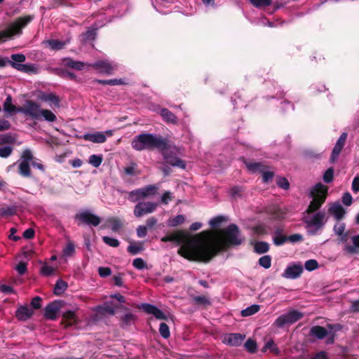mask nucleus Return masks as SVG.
I'll use <instances>...</instances> for the list:
<instances>
[{"label":"nucleus","instance_id":"obj_62","mask_svg":"<svg viewBox=\"0 0 359 359\" xmlns=\"http://www.w3.org/2000/svg\"><path fill=\"white\" fill-rule=\"evenodd\" d=\"M262 173V180L264 183H268L271 181H272L273 177H274V172L271 171H266L264 170L263 172H261Z\"/></svg>","mask_w":359,"mask_h":359},{"label":"nucleus","instance_id":"obj_41","mask_svg":"<svg viewBox=\"0 0 359 359\" xmlns=\"http://www.w3.org/2000/svg\"><path fill=\"white\" fill-rule=\"evenodd\" d=\"M259 309L260 307L257 304L251 305L247 307L246 309L242 310L241 316L243 317H247L254 315L259 311Z\"/></svg>","mask_w":359,"mask_h":359},{"label":"nucleus","instance_id":"obj_57","mask_svg":"<svg viewBox=\"0 0 359 359\" xmlns=\"http://www.w3.org/2000/svg\"><path fill=\"white\" fill-rule=\"evenodd\" d=\"M57 74L62 78H69L71 80H75L76 78L75 74L62 69H58Z\"/></svg>","mask_w":359,"mask_h":359},{"label":"nucleus","instance_id":"obj_50","mask_svg":"<svg viewBox=\"0 0 359 359\" xmlns=\"http://www.w3.org/2000/svg\"><path fill=\"white\" fill-rule=\"evenodd\" d=\"M226 219L225 217L224 216H222V215H219V216H217L215 217H213L212 218L210 222H209V224L212 227V228H217L218 226H220V224L226 221Z\"/></svg>","mask_w":359,"mask_h":359},{"label":"nucleus","instance_id":"obj_16","mask_svg":"<svg viewBox=\"0 0 359 359\" xmlns=\"http://www.w3.org/2000/svg\"><path fill=\"white\" fill-rule=\"evenodd\" d=\"M347 136L348 135L346 133H343L337 140L331 153L330 161L332 163H334L337 160L339 154L343 149L347 139Z\"/></svg>","mask_w":359,"mask_h":359},{"label":"nucleus","instance_id":"obj_9","mask_svg":"<svg viewBox=\"0 0 359 359\" xmlns=\"http://www.w3.org/2000/svg\"><path fill=\"white\" fill-rule=\"evenodd\" d=\"M158 204L151 201L138 202L134 207L133 214L135 217L140 218L156 211Z\"/></svg>","mask_w":359,"mask_h":359},{"label":"nucleus","instance_id":"obj_63","mask_svg":"<svg viewBox=\"0 0 359 359\" xmlns=\"http://www.w3.org/2000/svg\"><path fill=\"white\" fill-rule=\"evenodd\" d=\"M34 158V156L29 149H25L22 155V161H26L27 163H32V160Z\"/></svg>","mask_w":359,"mask_h":359},{"label":"nucleus","instance_id":"obj_47","mask_svg":"<svg viewBox=\"0 0 359 359\" xmlns=\"http://www.w3.org/2000/svg\"><path fill=\"white\" fill-rule=\"evenodd\" d=\"M255 8H265L272 4L271 0H249Z\"/></svg>","mask_w":359,"mask_h":359},{"label":"nucleus","instance_id":"obj_32","mask_svg":"<svg viewBox=\"0 0 359 359\" xmlns=\"http://www.w3.org/2000/svg\"><path fill=\"white\" fill-rule=\"evenodd\" d=\"M95 83L102 84V85H109V86H116V85H125L126 83L122 79H95L93 81Z\"/></svg>","mask_w":359,"mask_h":359},{"label":"nucleus","instance_id":"obj_29","mask_svg":"<svg viewBox=\"0 0 359 359\" xmlns=\"http://www.w3.org/2000/svg\"><path fill=\"white\" fill-rule=\"evenodd\" d=\"M62 318L66 326H72L76 323V314L73 311L69 310L64 312Z\"/></svg>","mask_w":359,"mask_h":359},{"label":"nucleus","instance_id":"obj_40","mask_svg":"<svg viewBox=\"0 0 359 359\" xmlns=\"http://www.w3.org/2000/svg\"><path fill=\"white\" fill-rule=\"evenodd\" d=\"M107 222L111 225L113 231H118L123 226V222L118 217H110L107 219Z\"/></svg>","mask_w":359,"mask_h":359},{"label":"nucleus","instance_id":"obj_17","mask_svg":"<svg viewBox=\"0 0 359 359\" xmlns=\"http://www.w3.org/2000/svg\"><path fill=\"white\" fill-rule=\"evenodd\" d=\"M142 311L149 314H152L158 320H167L166 315L156 306L150 304H142L140 307Z\"/></svg>","mask_w":359,"mask_h":359},{"label":"nucleus","instance_id":"obj_37","mask_svg":"<svg viewBox=\"0 0 359 359\" xmlns=\"http://www.w3.org/2000/svg\"><path fill=\"white\" fill-rule=\"evenodd\" d=\"M17 212V208L15 205L12 206H1L0 207V216L6 217L15 215Z\"/></svg>","mask_w":359,"mask_h":359},{"label":"nucleus","instance_id":"obj_60","mask_svg":"<svg viewBox=\"0 0 359 359\" xmlns=\"http://www.w3.org/2000/svg\"><path fill=\"white\" fill-rule=\"evenodd\" d=\"M133 266L137 269H143L147 267V264L143 259L136 258L133 261Z\"/></svg>","mask_w":359,"mask_h":359},{"label":"nucleus","instance_id":"obj_31","mask_svg":"<svg viewBox=\"0 0 359 359\" xmlns=\"http://www.w3.org/2000/svg\"><path fill=\"white\" fill-rule=\"evenodd\" d=\"M19 174L24 177H31V169L29 163L26 161H20L18 166Z\"/></svg>","mask_w":359,"mask_h":359},{"label":"nucleus","instance_id":"obj_24","mask_svg":"<svg viewBox=\"0 0 359 359\" xmlns=\"http://www.w3.org/2000/svg\"><path fill=\"white\" fill-rule=\"evenodd\" d=\"M160 115L162 116L163 121L168 123H177V116L171 111L166 108H162L161 109Z\"/></svg>","mask_w":359,"mask_h":359},{"label":"nucleus","instance_id":"obj_43","mask_svg":"<svg viewBox=\"0 0 359 359\" xmlns=\"http://www.w3.org/2000/svg\"><path fill=\"white\" fill-rule=\"evenodd\" d=\"M46 43L51 49L57 50L62 49L65 46V43L64 41L57 39H49Z\"/></svg>","mask_w":359,"mask_h":359},{"label":"nucleus","instance_id":"obj_42","mask_svg":"<svg viewBox=\"0 0 359 359\" xmlns=\"http://www.w3.org/2000/svg\"><path fill=\"white\" fill-rule=\"evenodd\" d=\"M185 221V217L182 215H178L172 218H170L168 224L169 226L175 227L183 224Z\"/></svg>","mask_w":359,"mask_h":359},{"label":"nucleus","instance_id":"obj_46","mask_svg":"<svg viewBox=\"0 0 359 359\" xmlns=\"http://www.w3.org/2000/svg\"><path fill=\"white\" fill-rule=\"evenodd\" d=\"M15 141V137L10 133L0 135V146L4 144H13Z\"/></svg>","mask_w":359,"mask_h":359},{"label":"nucleus","instance_id":"obj_6","mask_svg":"<svg viewBox=\"0 0 359 359\" xmlns=\"http://www.w3.org/2000/svg\"><path fill=\"white\" fill-rule=\"evenodd\" d=\"M12 61H8L13 68L24 73H37V68L35 65L33 64H20L24 62L26 60V57L22 53L12 54L11 55Z\"/></svg>","mask_w":359,"mask_h":359},{"label":"nucleus","instance_id":"obj_58","mask_svg":"<svg viewBox=\"0 0 359 359\" xmlns=\"http://www.w3.org/2000/svg\"><path fill=\"white\" fill-rule=\"evenodd\" d=\"M100 312L102 314H109L114 316L115 314V308L110 305H104L100 307Z\"/></svg>","mask_w":359,"mask_h":359},{"label":"nucleus","instance_id":"obj_59","mask_svg":"<svg viewBox=\"0 0 359 359\" xmlns=\"http://www.w3.org/2000/svg\"><path fill=\"white\" fill-rule=\"evenodd\" d=\"M13 148L10 146L1 147H0V157L7 158L11 154Z\"/></svg>","mask_w":359,"mask_h":359},{"label":"nucleus","instance_id":"obj_2","mask_svg":"<svg viewBox=\"0 0 359 359\" xmlns=\"http://www.w3.org/2000/svg\"><path fill=\"white\" fill-rule=\"evenodd\" d=\"M165 137L160 135L143 133L135 136L131 142L133 149L141 151L144 150L153 151L165 145Z\"/></svg>","mask_w":359,"mask_h":359},{"label":"nucleus","instance_id":"obj_55","mask_svg":"<svg viewBox=\"0 0 359 359\" xmlns=\"http://www.w3.org/2000/svg\"><path fill=\"white\" fill-rule=\"evenodd\" d=\"M334 177V169L333 168H329L324 173L323 179L326 183H330L333 181Z\"/></svg>","mask_w":359,"mask_h":359},{"label":"nucleus","instance_id":"obj_48","mask_svg":"<svg viewBox=\"0 0 359 359\" xmlns=\"http://www.w3.org/2000/svg\"><path fill=\"white\" fill-rule=\"evenodd\" d=\"M43 116V118L49 122H54L56 121V116L48 109H41V117Z\"/></svg>","mask_w":359,"mask_h":359},{"label":"nucleus","instance_id":"obj_5","mask_svg":"<svg viewBox=\"0 0 359 359\" xmlns=\"http://www.w3.org/2000/svg\"><path fill=\"white\" fill-rule=\"evenodd\" d=\"M169 141L166 138L165 139V145L164 147H161L159 149V152L163 157L165 163L170 165L173 167H177L182 169H185L186 163L184 161L180 159L177 156L176 152L174 151L175 148H172L169 144Z\"/></svg>","mask_w":359,"mask_h":359},{"label":"nucleus","instance_id":"obj_10","mask_svg":"<svg viewBox=\"0 0 359 359\" xmlns=\"http://www.w3.org/2000/svg\"><path fill=\"white\" fill-rule=\"evenodd\" d=\"M75 219H78L81 224L93 226H97L101 222V218L90 212L85 210L75 215Z\"/></svg>","mask_w":359,"mask_h":359},{"label":"nucleus","instance_id":"obj_53","mask_svg":"<svg viewBox=\"0 0 359 359\" xmlns=\"http://www.w3.org/2000/svg\"><path fill=\"white\" fill-rule=\"evenodd\" d=\"M75 252L74 244L69 241L66 247L63 249V255L66 257H71Z\"/></svg>","mask_w":359,"mask_h":359},{"label":"nucleus","instance_id":"obj_23","mask_svg":"<svg viewBox=\"0 0 359 359\" xmlns=\"http://www.w3.org/2000/svg\"><path fill=\"white\" fill-rule=\"evenodd\" d=\"M310 335L314 336L318 339H323L328 335V331L324 327L316 325L311 328Z\"/></svg>","mask_w":359,"mask_h":359},{"label":"nucleus","instance_id":"obj_1","mask_svg":"<svg viewBox=\"0 0 359 359\" xmlns=\"http://www.w3.org/2000/svg\"><path fill=\"white\" fill-rule=\"evenodd\" d=\"M161 241L180 245L177 254L190 262L208 263L219 253L241 245L244 238L239 227L231 224L215 236L206 230L192 237L187 231L176 230L162 237Z\"/></svg>","mask_w":359,"mask_h":359},{"label":"nucleus","instance_id":"obj_14","mask_svg":"<svg viewBox=\"0 0 359 359\" xmlns=\"http://www.w3.org/2000/svg\"><path fill=\"white\" fill-rule=\"evenodd\" d=\"M62 301H54L48 304L44 309V317L48 320H55L57 312L62 305Z\"/></svg>","mask_w":359,"mask_h":359},{"label":"nucleus","instance_id":"obj_27","mask_svg":"<svg viewBox=\"0 0 359 359\" xmlns=\"http://www.w3.org/2000/svg\"><path fill=\"white\" fill-rule=\"evenodd\" d=\"M123 172L126 175L137 176L140 175L141 171L138 169L136 163L130 162L128 166L123 168Z\"/></svg>","mask_w":359,"mask_h":359},{"label":"nucleus","instance_id":"obj_13","mask_svg":"<svg viewBox=\"0 0 359 359\" xmlns=\"http://www.w3.org/2000/svg\"><path fill=\"white\" fill-rule=\"evenodd\" d=\"M89 66L98 71L100 74L106 75H111L116 69V67L108 60H98L89 65Z\"/></svg>","mask_w":359,"mask_h":359},{"label":"nucleus","instance_id":"obj_33","mask_svg":"<svg viewBox=\"0 0 359 359\" xmlns=\"http://www.w3.org/2000/svg\"><path fill=\"white\" fill-rule=\"evenodd\" d=\"M41 99L53 104L55 107H59L60 105V98L54 93H43L41 96Z\"/></svg>","mask_w":359,"mask_h":359},{"label":"nucleus","instance_id":"obj_64","mask_svg":"<svg viewBox=\"0 0 359 359\" xmlns=\"http://www.w3.org/2000/svg\"><path fill=\"white\" fill-rule=\"evenodd\" d=\"M55 269L52 266H48L47 264H44L41 269V274L46 276H49L52 275Z\"/></svg>","mask_w":359,"mask_h":359},{"label":"nucleus","instance_id":"obj_35","mask_svg":"<svg viewBox=\"0 0 359 359\" xmlns=\"http://www.w3.org/2000/svg\"><path fill=\"white\" fill-rule=\"evenodd\" d=\"M97 28H89L81 34L82 40L84 42L94 41L97 36Z\"/></svg>","mask_w":359,"mask_h":359},{"label":"nucleus","instance_id":"obj_21","mask_svg":"<svg viewBox=\"0 0 359 359\" xmlns=\"http://www.w3.org/2000/svg\"><path fill=\"white\" fill-rule=\"evenodd\" d=\"M33 315V311L27 306H20L15 311L16 318L21 321H26Z\"/></svg>","mask_w":359,"mask_h":359},{"label":"nucleus","instance_id":"obj_54","mask_svg":"<svg viewBox=\"0 0 359 359\" xmlns=\"http://www.w3.org/2000/svg\"><path fill=\"white\" fill-rule=\"evenodd\" d=\"M273 242L276 246L283 245L285 243L287 242V236L274 235L273 237Z\"/></svg>","mask_w":359,"mask_h":359},{"label":"nucleus","instance_id":"obj_22","mask_svg":"<svg viewBox=\"0 0 359 359\" xmlns=\"http://www.w3.org/2000/svg\"><path fill=\"white\" fill-rule=\"evenodd\" d=\"M337 220L341 219L346 213L344 208L339 203H333L328 210Z\"/></svg>","mask_w":359,"mask_h":359},{"label":"nucleus","instance_id":"obj_52","mask_svg":"<svg viewBox=\"0 0 359 359\" xmlns=\"http://www.w3.org/2000/svg\"><path fill=\"white\" fill-rule=\"evenodd\" d=\"M102 241L105 244L114 248H117L120 245V242L118 239L109 236H103Z\"/></svg>","mask_w":359,"mask_h":359},{"label":"nucleus","instance_id":"obj_56","mask_svg":"<svg viewBox=\"0 0 359 359\" xmlns=\"http://www.w3.org/2000/svg\"><path fill=\"white\" fill-rule=\"evenodd\" d=\"M304 267L307 271H311L318 269V263L316 259H309L305 262Z\"/></svg>","mask_w":359,"mask_h":359},{"label":"nucleus","instance_id":"obj_45","mask_svg":"<svg viewBox=\"0 0 359 359\" xmlns=\"http://www.w3.org/2000/svg\"><path fill=\"white\" fill-rule=\"evenodd\" d=\"M103 157L102 155L93 154L90 156L88 163L95 168H98L102 163Z\"/></svg>","mask_w":359,"mask_h":359},{"label":"nucleus","instance_id":"obj_25","mask_svg":"<svg viewBox=\"0 0 359 359\" xmlns=\"http://www.w3.org/2000/svg\"><path fill=\"white\" fill-rule=\"evenodd\" d=\"M63 65L69 68L81 70L85 66V63L80 61H75L70 57H66L62 60Z\"/></svg>","mask_w":359,"mask_h":359},{"label":"nucleus","instance_id":"obj_39","mask_svg":"<svg viewBox=\"0 0 359 359\" xmlns=\"http://www.w3.org/2000/svg\"><path fill=\"white\" fill-rule=\"evenodd\" d=\"M192 299L193 302L198 306H207L211 304L210 299L204 295L193 296Z\"/></svg>","mask_w":359,"mask_h":359},{"label":"nucleus","instance_id":"obj_30","mask_svg":"<svg viewBox=\"0 0 359 359\" xmlns=\"http://www.w3.org/2000/svg\"><path fill=\"white\" fill-rule=\"evenodd\" d=\"M353 245H346L344 250L350 254H356L359 252V234L352 237Z\"/></svg>","mask_w":359,"mask_h":359},{"label":"nucleus","instance_id":"obj_12","mask_svg":"<svg viewBox=\"0 0 359 359\" xmlns=\"http://www.w3.org/2000/svg\"><path fill=\"white\" fill-rule=\"evenodd\" d=\"M325 218V214L321 212H317L311 219H304V223L306 224V227L314 226L315 230L308 231L311 235H315L316 231L323 228L324 226L323 219Z\"/></svg>","mask_w":359,"mask_h":359},{"label":"nucleus","instance_id":"obj_11","mask_svg":"<svg viewBox=\"0 0 359 359\" xmlns=\"http://www.w3.org/2000/svg\"><path fill=\"white\" fill-rule=\"evenodd\" d=\"M41 111L40 106L32 100L27 101L25 107L18 108L19 112H22L36 120L41 118Z\"/></svg>","mask_w":359,"mask_h":359},{"label":"nucleus","instance_id":"obj_61","mask_svg":"<svg viewBox=\"0 0 359 359\" xmlns=\"http://www.w3.org/2000/svg\"><path fill=\"white\" fill-rule=\"evenodd\" d=\"M287 242L292 243L303 241V236L300 233H294L290 236H287Z\"/></svg>","mask_w":359,"mask_h":359},{"label":"nucleus","instance_id":"obj_49","mask_svg":"<svg viewBox=\"0 0 359 359\" xmlns=\"http://www.w3.org/2000/svg\"><path fill=\"white\" fill-rule=\"evenodd\" d=\"M258 262L264 269H269L271 266V257L270 255L262 256L259 259Z\"/></svg>","mask_w":359,"mask_h":359},{"label":"nucleus","instance_id":"obj_4","mask_svg":"<svg viewBox=\"0 0 359 359\" xmlns=\"http://www.w3.org/2000/svg\"><path fill=\"white\" fill-rule=\"evenodd\" d=\"M328 188L323 185L322 183H317L311 191V196L313 200L310 202V204L306 210L308 214L313 213L318 210L322 205L325 203Z\"/></svg>","mask_w":359,"mask_h":359},{"label":"nucleus","instance_id":"obj_26","mask_svg":"<svg viewBox=\"0 0 359 359\" xmlns=\"http://www.w3.org/2000/svg\"><path fill=\"white\" fill-rule=\"evenodd\" d=\"M3 108L6 112H8L10 114H13L15 112H19L18 111L19 107H17L16 106H15L14 104H12V97L11 95H8L7 96V97L4 103Z\"/></svg>","mask_w":359,"mask_h":359},{"label":"nucleus","instance_id":"obj_7","mask_svg":"<svg viewBox=\"0 0 359 359\" xmlns=\"http://www.w3.org/2000/svg\"><path fill=\"white\" fill-rule=\"evenodd\" d=\"M157 187L149 184L142 188L136 189L128 192V200L132 203L140 202L149 196H154L157 191Z\"/></svg>","mask_w":359,"mask_h":359},{"label":"nucleus","instance_id":"obj_8","mask_svg":"<svg viewBox=\"0 0 359 359\" xmlns=\"http://www.w3.org/2000/svg\"><path fill=\"white\" fill-rule=\"evenodd\" d=\"M304 316V313L297 310H290L286 313L278 316L275 320L274 325L277 327H283L285 325H290L301 320Z\"/></svg>","mask_w":359,"mask_h":359},{"label":"nucleus","instance_id":"obj_36","mask_svg":"<svg viewBox=\"0 0 359 359\" xmlns=\"http://www.w3.org/2000/svg\"><path fill=\"white\" fill-rule=\"evenodd\" d=\"M67 287L68 285L65 281L61 279L57 280L54 287V294L56 295H61L65 292Z\"/></svg>","mask_w":359,"mask_h":359},{"label":"nucleus","instance_id":"obj_18","mask_svg":"<svg viewBox=\"0 0 359 359\" xmlns=\"http://www.w3.org/2000/svg\"><path fill=\"white\" fill-rule=\"evenodd\" d=\"M302 272V266L300 264H295L292 266L287 267L283 276L286 278L295 279L299 277Z\"/></svg>","mask_w":359,"mask_h":359},{"label":"nucleus","instance_id":"obj_15","mask_svg":"<svg viewBox=\"0 0 359 359\" xmlns=\"http://www.w3.org/2000/svg\"><path fill=\"white\" fill-rule=\"evenodd\" d=\"M245 337V334L241 333H228L224 335L222 341L231 346H238L242 344Z\"/></svg>","mask_w":359,"mask_h":359},{"label":"nucleus","instance_id":"obj_28","mask_svg":"<svg viewBox=\"0 0 359 359\" xmlns=\"http://www.w3.org/2000/svg\"><path fill=\"white\" fill-rule=\"evenodd\" d=\"M136 317L131 313L125 314L121 318V326L123 328L130 326L134 324Z\"/></svg>","mask_w":359,"mask_h":359},{"label":"nucleus","instance_id":"obj_34","mask_svg":"<svg viewBox=\"0 0 359 359\" xmlns=\"http://www.w3.org/2000/svg\"><path fill=\"white\" fill-rule=\"evenodd\" d=\"M269 248V244L265 241H258L254 245V251L259 255L267 252Z\"/></svg>","mask_w":359,"mask_h":359},{"label":"nucleus","instance_id":"obj_19","mask_svg":"<svg viewBox=\"0 0 359 359\" xmlns=\"http://www.w3.org/2000/svg\"><path fill=\"white\" fill-rule=\"evenodd\" d=\"M242 160L248 170L252 173L263 172L266 168L262 163L248 161L243 157Z\"/></svg>","mask_w":359,"mask_h":359},{"label":"nucleus","instance_id":"obj_3","mask_svg":"<svg viewBox=\"0 0 359 359\" xmlns=\"http://www.w3.org/2000/svg\"><path fill=\"white\" fill-rule=\"evenodd\" d=\"M34 18V15H27L16 18L6 29L0 31V43L11 39L15 35L22 34V29L29 24Z\"/></svg>","mask_w":359,"mask_h":359},{"label":"nucleus","instance_id":"obj_51","mask_svg":"<svg viewBox=\"0 0 359 359\" xmlns=\"http://www.w3.org/2000/svg\"><path fill=\"white\" fill-rule=\"evenodd\" d=\"M159 333L164 339H168L170 335V329L168 325L165 323H161L159 326Z\"/></svg>","mask_w":359,"mask_h":359},{"label":"nucleus","instance_id":"obj_38","mask_svg":"<svg viewBox=\"0 0 359 359\" xmlns=\"http://www.w3.org/2000/svg\"><path fill=\"white\" fill-rule=\"evenodd\" d=\"M267 350H269L271 353L279 355L280 354V350L278 348L277 345L274 343V341L271 339L268 341L264 347L262 348V352H266Z\"/></svg>","mask_w":359,"mask_h":359},{"label":"nucleus","instance_id":"obj_44","mask_svg":"<svg viewBox=\"0 0 359 359\" xmlns=\"http://www.w3.org/2000/svg\"><path fill=\"white\" fill-rule=\"evenodd\" d=\"M245 348L250 353H255L257 351V343L252 339H248L244 344Z\"/></svg>","mask_w":359,"mask_h":359},{"label":"nucleus","instance_id":"obj_20","mask_svg":"<svg viewBox=\"0 0 359 359\" xmlns=\"http://www.w3.org/2000/svg\"><path fill=\"white\" fill-rule=\"evenodd\" d=\"M83 139L86 141H90L94 143H104L107 140L104 133L101 132L85 134L83 136Z\"/></svg>","mask_w":359,"mask_h":359}]
</instances>
